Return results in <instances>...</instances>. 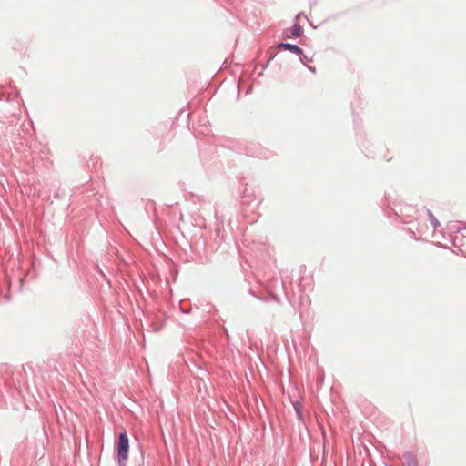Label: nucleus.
Returning a JSON list of instances; mask_svg holds the SVG:
<instances>
[{
	"mask_svg": "<svg viewBox=\"0 0 466 466\" xmlns=\"http://www.w3.org/2000/svg\"><path fill=\"white\" fill-rule=\"evenodd\" d=\"M301 31H302V30H301V27H300V26H299V25H294V26L292 27V29H291V34H292V35H293V36L298 37V36H299V35H300Z\"/></svg>",
	"mask_w": 466,
	"mask_h": 466,
	"instance_id": "nucleus-3",
	"label": "nucleus"
},
{
	"mask_svg": "<svg viewBox=\"0 0 466 466\" xmlns=\"http://www.w3.org/2000/svg\"><path fill=\"white\" fill-rule=\"evenodd\" d=\"M434 226L438 225V222L436 220H433Z\"/></svg>",
	"mask_w": 466,
	"mask_h": 466,
	"instance_id": "nucleus-4",
	"label": "nucleus"
},
{
	"mask_svg": "<svg viewBox=\"0 0 466 466\" xmlns=\"http://www.w3.org/2000/svg\"><path fill=\"white\" fill-rule=\"evenodd\" d=\"M434 226L438 225V222L436 220H433Z\"/></svg>",
	"mask_w": 466,
	"mask_h": 466,
	"instance_id": "nucleus-5",
	"label": "nucleus"
},
{
	"mask_svg": "<svg viewBox=\"0 0 466 466\" xmlns=\"http://www.w3.org/2000/svg\"><path fill=\"white\" fill-rule=\"evenodd\" d=\"M129 441L127 433L119 434V441L117 443V458L119 466H127L128 459Z\"/></svg>",
	"mask_w": 466,
	"mask_h": 466,
	"instance_id": "nucleus-1",
	"label": "nucleus"
},
{
	"mask_svg": "<svg viewBox=\"0 0 466 466\" xmlns=\"http://www.w3.org/2000/svg\"><path fill=\"white\" fill-rule=\"evenodd\" d=\"M279 47L284 48L286 50H289L294 54H300L302 52L301 48L298 46L291 45V44H281Z\"/></svg>",
	"mask_w": 466,
	"mask_h": 466,
	"instance_id": "nucleus-2",
	"label": "nucleus"
}]
</instances>
